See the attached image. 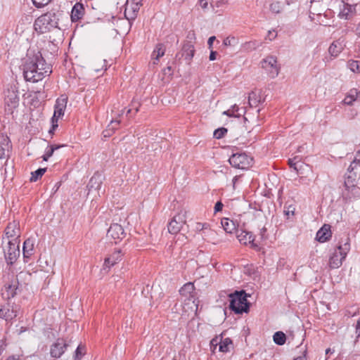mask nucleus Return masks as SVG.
I'll return each mask as SVG.
<instances>
[{"label":"nucleus","mask_w":360,"mask_h":360,"mask_svg":"<svg viewBox=\"0 0 360 360\" xmlns=\"http://www.w3.org/2000/svg\"><path fill=\"white\" fill-rule=\"evenodd\" d=\"M52 72L51 67L42 56L40 51L27 54L23 64V75L26 81L37 82Z\"/></svg>","instance_id":"1"},{"label":"nucleus","mask_w":360,"mask_h":360,"mask_svg":"<svg viewBox=\"0 0 360 360\" xmlns=\"http://www.w3.org/2000/svg\"><path fill=\"white\" fill-rule=\"evenodd\" d=\"M62 15L63 11L52 10L40 15L34 21V30L40 34H44L54 28H58V21Z\"/></svg>","instance_id":"2"},{"label":"nucleus","mask_w":360,"mask_h":360,"mask_svg":"<svg viewBox=\"0 0 360 360\" xmlns=\"http://www.w3.org/2000/svg\"><path fill=\"white\" fill-rule=\"evenodd\" d=\"M248 296L249 295L244 290L235 291L234 293L230 294V309L238 314L248 312L250 307V303L247 300Z\"/></svg>","instance_id":"3"},{"label":"nucleus","mask_w":360,"mask_h":360,"mask_svg":"<svg viewBox=\"0 0 360 360\" xmlns=\"http://www.w3.org/2000/svg\"><path fill=\"white\" fill-rule=\"evenodd\" d=\"M350 250L349 238L346 237L343 244L340 243L337 250L333 253L329 259V266L330 269H338L345 259L348 252Z\"/></svg>","instance_id":"4"},{"label":"nucleus","mask_w":360,"mask_h":360,"mask_svg":"<svg viewBox=\"0 0 360 360\" xmlns=\"http://www.w3.org/2000/svg\"><path fill=\"white\" fill-rule=\"evenodd\" d=\"M347 172L349 174L345 181V186L349 188L354 186V183L357 175H360V150L356 153L354 160L347 169Z\"/></svg>","instance_id":"5"},{"label":"nucleus","mask_w":360,"mask_h":360,"mask_svg":"<svg viewBox=\"0 0 360 360\" xmlns=\"http://www.w3.org/2000/svg\"><path fill=\"white\" fill-rule=\"evenodd\" d=\"M68 103V97L65 95H62L59 97L56 102L54 114L52 117V127L49 130L50 134H53V131L58 127V120L60 117L64 115Z\"/></svg>","instance_id":"6"},{"label":"nucleus","mask_w":360,"mask_h":360,"mask_svg":"<svg viewBox=\"0 0 360 360\" xmlns=\"http://www.w3.org/2000/svg\"><path fill=\"white\" fill-rule=\"evenodd\" d=\"M186 211H181L173 217L167 225L169 233L171 234H176L183 229L186 221Z\"/></svg>","instance_id":"7"},{"label":"nucleus","mask_w":360,"mask_h":360,"mask_svg":"<svg viewBox=\"0 0 360 360\" xmlns=\"http://www.w3.org/2000/svg\"><path fill=\"white\" fill-rule=\"evenodd\" d=\"M6 243L4 249L5 259L8 265H12L20 255L19 242L7 241Z\"/></svg>","instance_id":"8"},{"label":"nucleus","mask_w":360,"mask_h":360,"mask_svg":"<svg viewBox=\"0 0 360 360\" xmlns=\"http://www.w3.org/2000/svg\"><path fill=\"white\" fill-rule=\"evenodd\" d=\"M229 161L231 166L245 169L251 165L252 158L248 156L245 153H236L229 158Z\"/></svg>","instance_id":"9"},{"label":"nucleus","mask_w":360,"mask_h":360,"mask_svg":"<svg viewBox=\"0 0 360 360\" xmlns=\"http://www.w3.org/2000/svg\"><path fill=\"white\" fill-rule=\"evenodd\" d=\"M126 236L123 227L118 224H112L109 227L107 232V238L111 243L115 244L120 242Z\"/></svg>","instance_id":"10"},{"label":"nucleus","mask_w":360,"mask_h":360,"mask_svg":"<svg viewBox=\"0 0 360 360\" xmlns=\"http://www.w3.org/2000/svg\"><path fill=\"white\" fill-rule=\"evenodd\" d=\"M4 233L5 237L3 238V243H4L6 239L7 241L19 242L20 229L18 224L15 221L8 223Z\"/></svg>","instance_id":"11"},{"label":"nucleus","mask_w":360,"mask_h":360,"mask_svg":"<svg viewBox=\"0 0 360 360\" xmlns=\"http://www.w3.org/2000/svg\"><path fill=\"white\" fill-rule=\"evenodd\" d=\"M12 149V144L7 135L0 134V160L8 159Z\"/></svg>","instance_id":"12"},{"label":"nucleus","mask_w":360,"mask_h":360,"mask_svg":"<svg viewBox=\"0 0 360 360\" xmlns=\"http://www.w3.org/2000/svg\"><path fill=\"white\" fill-rule=\"evenodd\" d=\"M4 102L5 105L9 108V110L16 108L19 103V96L18 91L15 89H8L5 92Z\"/></svg>","instance_id":"13"},{"label":"nucleus","mask_w":360,"mask_h":360,"mask_svg":"<svg viewBox=\"0 0 360 360\" xmlns=\"http://www.w3.org/2000/svg\"><path fill=\"white\" fill-rule=\"evenodd\" d=\"M179 293L181 295L184 297H188L189 300H193V303L195 306V310L198 309V300L195 299V286L194 284L191 282L186 283L184 284L179 290Z\"/></svg>","instance_id":"14"},{"label":"nucleus","mask_w":360,"mask_h":360,"mask_svg":"<svg viewBox=\"0 0 360 360\" xmlns=\"http://www.w3.org/2000/svg\"><path fill=\"white\" fill-rule=\"evenodd\" d=\"M68 346V345L63 339L58 338L51 347V356L56 359L60 358L65 352Z\"/></svg>","instance_id":"15"},{"label":"nucleus","mask_w":360,"mask_h":360,"mask_svg":"<svg viewBox=\"0 0 360 360\" xmlns=\"http://www.w3.org/2000/svg\"><path fill=\"white\" fill-rule=\"evenodd\" d=\"M262 68L272 69L271 74L272 77H276L279 73V66L278 65L277 58L274 56H269L262 60Z\"/></svg>","instance_id":"16"},{"label":"nucleus","mask_w":360,"mask_h":360,"mask_svg":"<svg viewBox=\"0 0 360 360\" xmlns=\"http://www.w3.org/2000/svg\"><path fill=\"white\" fill-rule=\"evenodd\" d=\"M356 13V5H350L344 1L340 5L338 16L345 20L351 19Z\"/></svg>","instance_id":"17"},{"label":"nucleus","mask_w":360,"mask_h":360,"mask_svg":"<svg viewBox=\"0 0 360 360\" xmlns=\"http://www.w3.org/2000/svg\"><path fill=\"white\" fill-rule=\"evenodd\" d=\"M85 13V8L83 4L76 3L71 11L70 18L72 22H77L81 20Z\"/></svg>","instance_id":"18"},{"label":"nucleus","mask_w":360,"mask_h":360,"mask_svg":"<svg viewBox=\"0 0 360 360\" xmlns=\"http://www.w3.org/2000/svg\"><path fill=\"white\" fill-rule=\"evenodd\" d=\"M18 282L16 280L6 283L2 290V296L7 300L13 297L16 295Z\"/></svg>","instance_id":"19"},{"label":"nucleus","mask_w":360,"mask_h":360,"mask_svg":"<svg viewBox=\"0 0 360 360\" xmlns=\"http://www.w3.org/2000/svg\"><path fill=\"white\" fill-rule=\"evenodd\" d=\"M195 53V48L194 46L192 44L191 42L187 41L186 42L182 47L181 53H178L176 56H179V54L181 55V57H184V59L186 60L188 64H190Z\"/></svg>","instance_id":"20"},{"label":"nucleus","mask_w":360,"mask_h":360,"mask_svg":"<svg viewBox=\"0 0 360 360\" xmlns=\"http://www.w3.org/2000/svg\"><path fill=\"white\" fill-rule=\"evenodd\" d=\"M332 237L330 225L324 224L316 233V239L320 243H325Z\"/></svg>","instance_id":"21"},{"label":"nucleus","mask_w":360,"mask_h":360,"mask_svg":"<svg viewBox=\"0 0 360 360\" xmlns=\"http://www.w3.org/2000/svg\"><path fill=\"white\" fill-rule=\"evenodd\" d=\"M122 255L123 253L121 250L117 249L115 250L112 255L105 259L104 266L110 268L122 259Z\"/></svg>","instance_id":"22"},{"label":"nucleus","mask_w":360,"mask_h":360,"mask_svg":"<svg viewBox=\"0 0 360 360\" xmlns=\"http://www.w3.org/2000/svg\"><path fill=\"white\" fill-rule=\"evenodd\" d=\"M142 6L141 2H133L131 1V7H127L124 11V16L126 18L130 21L134 20L136 18L137 13L140 9V7Z\"/></svg>","instance_id":"23"},{"label":"nucleus","mask_w":360,"mask_h":360,"mask_svg":"<svg viewBox=\"0 0 360 360\" xmlns=\"http://www.w3.org/2000/svg\"><path fill=\"white\" fill-rule=\"evenodd\" d=\"M236 236L240 243L244 245L253 243L255 240V236L251 232L240 230L236 231Z\"/></svg>","instance_id":"24"},{"label":"nucleus","mask_w":360,"mask_h":360,"mask_svg":"<svg viewBox=\"0 0 360 360\" xmlns=\"http://www.w3.org/2000/svg\"><path fill=\"white\" fill-rule=\"evenodd\" d=\"M344 41L340 39L333 41L328 49V52L332 56H338L340 53L344 49Z\"/></svg>","instance_id":"25"},{"label":"nucleus","mask_w":360,"mask_h":360,"mask_svg":"<svg viewBox=\"0 0 360 360\" xmlns=\"http://www.w3.org/2000/svg\"><path fill=\"white\" fill-rule=\"evenodd\" d=\"M16 316V311L9 305L4 306L0 309V317L4 319L6 321L12 320L15 318Z\"/></svg>","instance_id":"26"},{"label":"nucleus","mask_w":360,"mask_h":360,"mask_svg":"<svg viewBox=\"0 0 360 360\" xmlns=\"http://www.w3.org/2000/svg\"><path fill=\"white\" fill-rule=\"evenodd\" d=\"M165 46L163 44H158L151 55L152 59L153 60V64H157L159 59L165 55Z\"/></svg>","instance_id":"27"},{"label":"nucleus","mask_w":360,"mask_h":360,"mask_svg":"<svg viewBox=\"0 0 360 360\" xmlns=\"http://www.w3.org/2000/svg\"><path fill=\"white\" fill-rule=\"evenodd\" d=\"M34 240L27 238L23 243L22 253L25 258H30L34 254Z\"/></svg>","instance_id":"28"},{"label":"nucleus","mask_w":360,"mask_h":360,"mask_svg":"<svg viewBox=\"0 0 360 360\" xmlns=\"http://www.w3.org/2000/svg\"><path fill=\"white\" fill-rule=\"evenodd\" d=\"M102 185L101 177L98 174H94L89 180L87 187L89 191L100 190Z\"/></svg>","instance_id":"29"},{"label":"nucleus","mask_w":360,"mask_h":360,"mask_svg":"<svg viewBox=\"0 0 360 360\" xmlns=\"http://www.w3.org/2000/svg\"><path fill=\"white\" fill-rule=\"evenodd\" d=\"M221 226L224 231L228 233H232L236 231V225L235 221L228 218H223L221 221Z\"/></svg>","instance_id":"30"},{"label":"nucleus","mask_w":360,"mask_h":360,"mask_svg":"<svg viewBox=\"0 0 360 360\" xmlns=\"http://www.w3.org/2000/svg\"><path fill=\"white\" fill-rule=\"evenodd\" d=\"M65 146H66V145H65V144H53V145L49 146L46 148L45 153L42 156L43 160L47 161L49 160V158L53 155V154L56 150H58L60 148L65 147Z\"/></svg>","instance_id":"31"},{"label":"nucleus","mask_w":360,"mask_h":360,"mask_svg":"<svg viewBox=\"0 0 360 360\" xmlns=\"http://www.w3.org/2000/svg\"><path fill=\"white\" fill-rule=\"evenodd\" d=\"M359 92L356 89H352L349 91L343 100V103L347 105H352L353 102L356 100Z\"/></svg>","instance_id":"32"},{"label":"nucleus","mask_w":360,"mask_h":360,"mask_svg":"<svg viewBox=\"0 0 360 360\" xmlns=\"http://www.w3.org/2000/svg\"><path fill=\"white\" fill-rule=\"evenodd\" d=\"M232 340L229 338H226L223 340L221 336V341L219 343V350L221 352H227L229 351V347L232 345Z\"/></svg>","instance_id":"33"},{"label":"nucleus","mask_w":360,"mask_h":360,"mask_svg":"<svg viewBox=\"0 0 360 360\" xmlns=\"http://www.w3.org/2000/svg\"><path fill=\"white\" fill-rule=\"evenodd\" d=\"M262 45V43L257 41H250L244 43L242 46L243 49L246 51H252L255 50L257 48L259 47Z\"/></svg>","instance_id":"34"},{"label":"nucleus","mask_w":360,"mask_h":360,"mask_svg":"<svg viewBox=\"0 0 360 360\" xmlns=\"http://www.w3.org/2000/svg\"><path fill=\"white\" fill-rule=\"evenodd\" d=\"M274 342L278 345H283L285 343L286 335L282 331H277L273 336Z\"/></svg>","instance_id":"35"},{"label":"nucleus","mask_w":360,"mask_h":360,"mask_svg":"<svg viewBox=\"0 0 360 360\" xmlns=\"http://www.w3.org/2000/svg\"><path fill=\"white\" fill-rule=\"evenodd\" d=\"M300 161L301 158L299 156H295V158L288 160V165L290 167L292 168L295 171L298 172L299 169L302 167Z\"/></svg>","instance_id":"36"},{"label":"nucleus","mask_w":360,"mask_h":360,"mask_svg":"<svg viewBox=\"0 0 360 360\" xmlns=\"http://www.w3.org/2000/svg\"><path fill=\"white\" fill-rule=\"evenodd\" d=\"M348 68L353 72L360 73V61L349 60L347 62Z\"/></svg>","instance_id":"37"},{"label":"nucleus","mask_w":360,"mask_h":360,"mask_svg":"<svg viewBox=\"0 0 360 360\" xmlns=\"http://www.w3.org/2000/svg\"><path fill=\"white\" fill-rule=\"evenodd\" d=\"M120 123V120H111L110 124H108L107 129L103 131V134L105 137H109L112 135V134L115 131V127H113V124H116L117 125H119Z\"/></svg>","instance_id":"38"},{"label":"nucleus","mask_w":360,"mask_h":360,"mask_svg":"<svg viewBox=\"0 0 360 360\" xmlns=\"http://www.w3.org/2000/svg\"><path fill=\"white\" fill-rule=\"evenodd\" d=\"M46 168H39L36 171L31 173L32 176L30 178V181L34 182L39 179L46 172Z\"/></svg>","instance_id":"39"},{"label":"nucleus","mask_w":360,"mask_h":360,"mask_svg":"<svg viewBox=\"0 0 360 360\" xmlns=\"http://www.w3.org/2000/svg\"><path fill=\"white\" fill-rule=\"evenodd\" d=\"M249 105L251 108L257 107L260 103V100L255 92L252 91L248 96Z\"/></svg>","instance_id":"40"},{"label":"nucleus","mask_w":360,"mask_h":360,"mask_svg":"<svg viewBox=\"0 0 360 360\" xmlns=\"http://www.w3.org/2000/svg\"><path fill=\"white\" fill-rule=\"evenodd\" d=\"M238 39L233 36H229L223 41V45L224 46H235L238 45Z\"/></svg>","instance_id":"41"},{"label":"nucleus","mask_w":360,"mask_h":360,"mask_svg":"<svg viewBox=\"0 0 360 360\" xmlns=\"http://www.w3.org/2000/svg\"><path fill=\"white\" fill-rule=\"evenodd\" d=\"M141 106V103L137 100H132L129 108L127 112V115L130 114L132 110H134L135 113H136L139 110V108Z\"/></svg>","instance_id":"42"},{"label":"nucleus","mask_w":360,"mask_h":360,"mask_svg":"<svg viewBox=\"0 0 360 360\" xmlns=\"http://www.w3.org/2000/svg\"><path fill=\"white\" fill-rule=\"evenodd\" d=\"M221 341V335L216 336L215 338H212L210 341V349L213 353L215 352V350L217 348V346L219 347V343Z\"/></svg>","instance_id":"43"},{"label":"nucleus","mask_w":360,"mask_h":360,"mask_svg":"<svg viewBox=\"0 0 360 360\" xmlns=\"http://www.w3.org/2000/svg\"><path fill=\"white\" fill-rule=\"evenodd\" d=\"M228 130L227 129L224 127H221L219 129H217L214 131V137L217 139H220L224 136V135L227 133Z\"/></svg>","instance_id":"44"},{"label":"nucleus","mask_w":360,"mask_h":360,"mask_svg":"<svg viewBox=\"0 0 360 360\" xmlns=\"http://www.w3.org/2000/svg\"><path fill=\"white\" fill-rule=\"evenodd\" d=\"M35 7L39 8L48 5L51 0H32Z\"/></svg>","instance_id":"45"},{"label":"nucleus","mask_w":360,"mask_h":360,"mask_svg":"<svg viewBox=\"0 0 360 360\" xmlns=\"http://www.w3.org/2000/svg\"><path fill=\"white\" fill-rule=\"evenodd\" d=\"M100 65H102V67H101V70H106V60H100V61H96L94 63V70L96 71V72H98L100 71Z\"/></svg>","instance_id":"46"},{"label":"nucleus","mask_w":360,"mask_h":360,"mask_svg":"<svg viewBox=\"0 0 360 360\" xmlns=\"http://www.w3.org/2000/svg\"><path fill=\"white\" fill-rule=\"evenodd\" d=\"M281 6L279 2H274L270 5V10L275 13H280Z\"/></svg>","instance_id":"47"},{"label":"nucleus","mask_w":360,"mask_h":360,"mask_svg":"<svg viewBox=\"0 0 360 360\" xmlns=\"http://www.w3.org/2000/svg\"><path fill=\"white\" fill-rule=\"evenodd\" d=\"M82 349L83 348L79 345L76 350H75V359H80L82 356L84 355V352H82Z\"/></svg>","instance_id":"48"},{"label":"nucleus","mask_w":360,"mask_h":360,"mask_svg":"<svg viewBox=\"0 0 360 360\" xmlns=\"http://www.w3.org/2000/svg\"><path fill=\"white\" fill-rule=\"evenodd\" d=\"M223 115H225L228 117H239L240 115H241V113H238V114H234L231 112V108L226 110V111H224L223 112Z\"/></svg>","instance_id":"49"},{"label":"nucleus","mask_w":360,"mask_h":360,"mask_svg":"<svg viewBox=\"0 0 360 360\" xmlns=\"http://www.w3.org/2000/svg\"><path fill=\"white\" fill-rule=\"evenodd\" d=\"M223 207H224V205L221 201L217 202L214 205V213L221 211Z\"/></svg>","instance_id":"50"},{"label":"nucleus","mask_w":360,"mask_h":360,"mask_svg":"<svg viewBox=\"0 0 360 360\" xmlns=\"http://www.w3.org/2000/svg\"><path fill=\"white\" fill-rule=\"evenodd\" d=\"M307 349H304L302 352V355L294 358V360H306L307 359Z\"/></svg>","instance_id":"51"},{"label":"nucleus","mask_w":360,"mask_h":360,"mask_svg":"<svg viewBox=\"0 0 360 360\" xmlns=\"http://www.w3.org/2000/svg\"><path fill=\"white\" fill-rule=\"evenodd\" d=\"M276 33L274 30L269 31L267 37L269 39V40H273L276 37Z\"/></svg>","instance_id":"52"},{"label":"nucleus","mask_w":360,"mask_h":360,"mask_svg":"<svg viewBox=\"0 0 360 360\" xmlns=\"http://www.w3.org/2000/svg\"><path fill=\"white\" fill-rule=\"evenodd\" d=\"M199 2L202 8L205 9L207 8V0H199Z\"/></svg>","instance_id":"53"},{"label":"nucleus","mask_w":360,"mask_h":360,"mask_svg":"<svg viewBox=\"0 0 360 360\" xmlns=\"http://www.w3.org/2000/svg\"><path fill=\"white\" fill-rule=\"evenodd\" d=\"M216 39V37L214 36H212V37H210L209 39H208V41H207V44L209 46V49H211L212 46V44L214 42V41Z\"/></svg>","instance_id":"54"},{"label":"nucleus","mask_w":360,"mask_h":360,"mask_svg":"<svg viewBox=\"0 0 360 360\" xmlns=\"http://www.w3.org/2000/svg\"><path fill=\"white\" fill-rule=\"evenodd\" d=\"M217 54V51H211L210 56H209L210 60H212V61L216 59Z\"/></svg>","instance_id":"55"},{"label":"nucleus","mask_w":360,"mask_h":360,"mask_svg":"<svg viewBox=\"0 0 360 360\" xmlns=\"http://www.w3.org/2000/svg\"><path fill=\"white\" fill-rule=\"evenodd\" d=\"M231 112L234 114L239 113L238 111L240 110L238 106L236 105V104L231 106Z\"/></svg>","instance_id":"56"},{"label":"nucleus","mask_w":360,"mask_h":360,"mask_svg":"<svg viewBox=\"0 0 360 360\" xmlns=\"http://www.w3.org/2000/svg\"><path fill=\"white\" fill-rule=\"evenodd\" d=\"M6 347V343L4 341H0V356L2 354V352Z\"/></svg>","instance_id":"57"},{"label":"nucleus","mask_w":360,"mask_h":360,"mask_svg":"<svg viewBox=\"0 0 360 360\" xmlns=\"http://www.w3.org/2000/svg\"><path fill=\"white\" fill-rule=\"evenodd\" d=\"M164 74H172V68L170 66H168L167 68L164 69Z\"/></svg>","instance_id":"58"},{"label":"nucleus","mask_w":360,"mask_h":360,"mask_svg":"<svg viewBox=\"0 0 360 360\" xmlns=\"http://www.w3.org/2000/svg\"><path fill=\"white\" fill-rule=\"evenodd\" d=\"M356 34L358 37H360V22L358 24L356 29Z\"/></svg>","instance_id":"59"},{"label":"nucleus","mask_w":360,"mask_h":360,"mask_svg":"<svg viewBox=\"0 0 360 360\" xmlns=\"http://www.w3.org/2000/svg\"><path fill=\"white\" fill-rule=\"evenodd\" d=\"M325 110L326 112H331L333 110V108L330 106H326Z\"/></svg>","instance_id":"60"},{"label":"nucleus","mask_w":360,"mask_h":360,"mask_svg":"<svg viewBox=\"0 0 360 360\" xmlns=\"http://www.w3.org/2000/svg\"><path fill=\"white\" fill-rule=\"evenodd\" d=\"M334 352V349H331L330 348H328L326 350V354H331Z\"/></svg>","instance_id":"61"},{"label":"nucleus","mask_w":360,"mask_h":360,"mask_svg":"<svg viewBox=\"0 0 360 360\" xmlns=\"http://www.w3.org/2000/svg\"><path fill=\"white\" fill-rule=\"evenodd\" d=\"M360 329V317L357 320L356 326V330Z\"/></svg>","instance_id":"62"},{"label":"nucleus","mask_w":360,"mask_h":360,"mask_svg":"<svg viewBox=\"0 0 360 360\" xmlns=\"http://www.w3.org/2000/svg\"><path fill=\"white\" fill-rule=\"evenodd\" d=\"M6 360H18V359H16L15 357L14 356H10L8 357Z\"/></svg>","instance_id":"63"},{"label":"nucleus","mask_w":360,"mask_h":360,"mask_svg":"<svg viewBox=\"0 0 360 360\" xmlns=\"http://www.w3.org/2000/svg\"><path fill=\"white\" fill-rule=\"evenodd\" d=\"M356 333H358V335H360V329L356 330Z\"/></svg>","instance_id":"64"}]
</instances>
